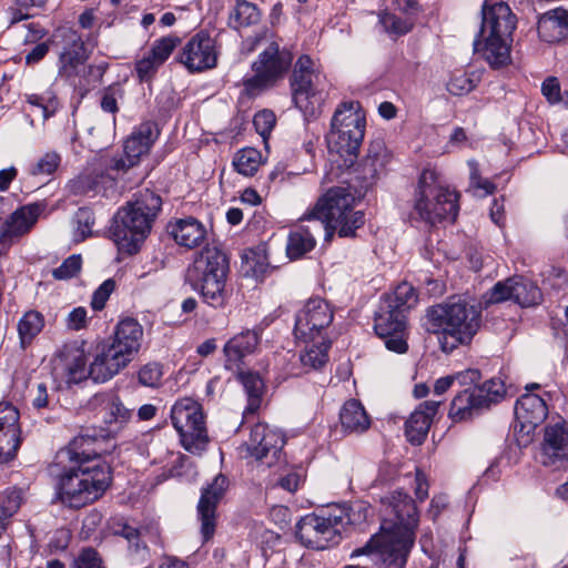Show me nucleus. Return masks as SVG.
<instances>
[{"label": "nucleus", "mask_w": 568, "mask_h": 568, "mask_svg": "<svg viewBox=\"0 0 568 568\" xmlns=\"http://www.w3.org/2000/svg\"><path fill=\"white\" fill-rule=\"evenodd\" d=\"M387 499L394 518L384 520L379 532L354 549L351 558L365 556L373 565L404 568L415 544L418 511L413 498L403 491H394Z\"/></svg>", "instance_id": "obj_1"}, {"label": "nucleus", "mask_w": 568, "mask_h": 568, "mask_svg": "<svg viewBox=\"0 0 568 568\" xmlns=\"http://www.w3.org/2000/svg\"><path fill=\"white\" fill-rule=\"evenodd\" d=\"M161 209L162 197L149 189L140 191L133 201L120 207L109 230L119 251L130 255L138 253Z\"/></svg>", "instance_id": "obj_2"}, {"label": "nucleus", "mask_w": 568, "mask_h": 568, "mask_svg": "<svg viewBox=\"0 0 568 568\" xmlns=\"http://www.w3.org/2000/svg\"><path fill=\"white\" fill-rule=\"evenodd\" d=\"M481 14V24L473 43L475 54L494 70L509 65L516 16L505 2L491 7H487L485 2Z\"/></svg>", "instance_id": "obj_3"}, {"label": "nucleus", "mask_w": 568, "mask_h": 568, "mask_svg": "<svg viewBox=\"0 0 568 568\" xmlns=\"http://www.w3.org/2000/svg\"><path fill=\"white\" fill-rule=\"evenodd\" d=\"M356 196L351 186H333L328 189L302 217L315 221L317 229L325 230V241H329L335 233L339 237H355L356 231L365 224L363 211H355Z\"/></svg>", "instance_id": "obj_4"}, {"label": "nucleus", "mask_w": 568, "mask_h": 568, "mask_svg": "<svg viewBox=\"0 0 568 568\" xmlns=\"http://www.w3.org/2000/svg\"><path fill=\"white\" fill-rule=\"evenodd\" d=\"M426 317L434 333H442V349L452 352L460 344H469L481 325V311L460 298L430 306Z\"/></svg>", "instance_id": "obj_5"}, {"label": "nucleus", "mask_w": 568, "mask_h": 568, "mask_svg": "<svg viewBox=\"0 0 568 568\" xmlns=\"http://www.w3.org/2000/svg\"><path fill=\"white\" fill-rule=\"evenodd\" d=\"M230 260L216 246L204 247L186 272V282L197 292L202 301L211 307L222 308L229 301L226 281Z\"/></svg>", "instance_id": "obj_6"}, {"label": "nucleus", "mask_w": 568, "mask_h": 568, "mask_svg": "<svg viewBox=\"0 0 568 568\" xmlns=\"http://www.w3.org/2000/svg\"><path fill=\"white\" fill-rule=\"evenodd\" d=\"M143 326L133 317L120 320L112 337L97 345L93 372L99 379H112L139 354Z\"/></svg>", "instance_id": "obj_7"}, {"label": "nucleus", "mask_w": 568, "mask_h": 568, "mask_svg": "<svg viewBox=\"0 0 568 568\" xmlns=\"http://www.w3.org/2000/svg\"><path fill=\"white\" fill-rule=\"evenodd\" d=\"M458 193L439 183L435 171L424 170L414 193L410 222L434 225L443 221L455 222L459 212Z\"/></svg>", "instance_id": "obj_8"}, {"label": "nucleus", "mask_w": 568, "mask_h": 568, "mask_svg": "<svg viewBox=\"0 0 568 568\" xmlns=\"http://www.w3.org/2000/svg\"><path fill=\"white\" fill-rule=\"evenodd\" d=\"M111 467L106 463L92 466H63L58 480L61 500L80 508L100 498L111 484Z\"/></svg>", "instance_id": "obj_9"}, {"label": "nucleus", "mask_w": 568, "mask_h": 568, "mask_svg": "<svg viewBox=\"0 0 568 568\" xmlns=\"http://www.w3.org/2000/svg\"><path fill=\"white\" fill-rule=\"evenodd\" d=\"M366 120L355 102L342 103L333 114L328 149L344 158V165L351 166L357 159L365 133Z\"/></svg>", "instance_id": "obj_10"}, {"label": "nucleus", "mask_w": 568, "mask_h": 568, "mask_svg": "<svg viewBox=\"0 0 568 568\" xmlns=\"http://www.w3.org/2000/svg\"><path fill=\"white\" fill-rule=\"evenodd\" d=\"M293 52L286 47H281L272 41L258 53L252 62L253 74H246L242 79V94L248 98H256L266 90L274 88L286 73L293 63Z\"/></svg>", "instance_id": "obj_11"}, {"label": "nucleus", "mask_w": 568, "mask_h": 568, "mask_svg": "<svg viewBox=\"0 0 568 568\" xmlns=\"http://www.w3.org/2000/svg\"><path fill=\"white\" fill-rule=\"evenodd\" d=\"M349 523L345 508L328 507L302 517L296 524L295 535L308 548L326 549L341 541L342 532Z\"/></svg>", "instance_id": "obj_12"}, {"label": "nucleus", "mask_w": 568, "mask_h": 568, "mask_svg": "<svg viewBox=\"0 0 568 568\" xmlns=\"http://www.w3.org/2000/svg\"><path fill=\"white\" fill-rule=\"evenodd\" d=\"M170 417L185 450L191 454L205 450L209 435L200 403L189 397L181 398L172 406Z\"/></svg>", "instance_id": "obj_13"}, {"label": "nucleus", "mask_w": 568, "mask_h": 568, "mask_svg": "<svg viewBox=\"0 0 568 568\" xmlns=\"http://www.w3.org/2000/svg\"><path fill=\"white\" fill-rule=\"evenodd\" d=\"M50 43L58 54V75L70 83H74L92 50L88 48L82 34L70 27L55 29Z\"/></svg>", "instance_id": "obj_14"}, {"label": "nucleus", "mask_w": 568, "mask_h": 568, "mask_svg": "<svg viewBox=\"0 0 568 568\" xmlns=\"http://www.w3.org/2000/svg\"><path fill=\"white\" fill-rule=\"evenodd\" d=\"M505 394V383L498 377H493L480 386L466 387L453 398L448 416L455 423L471 419L501 402Z\"/></svg>", "instance_id": "obj_15"}, {"label": "nucleus", "mask_w": 568, "mask_h": 568, "mask_svg": "<svg viewBox=\"0 0 568 568\" xmlns=\"http://www.w3.org/2000/svg\"><path fill=\"white\" fill-rule=\"evenodd\" d=\"M507 301H511L521 307H530L542 301V293L536 282L516 275L498 281L481 297V304L485 308Z\"/></svg>", "instance_id": "obj_16"}, {"label": "nucleus", "mask_w": 568, "mask_h": 568, "mask_svg": "<svg viewBox=\"0 0 568 568\" xmlns=\"http://www.w3.org/2000/svg\"><path fill=\"white\" fill-rule=\"evenodd\" d=\"M374 331L384 341L385 347L397 354L408 351L407 315L379 302L375 312Z\"/></svg>", "instance_id": "obj_17"}, {"label": "nucleus", "mask_w": 568, "mask_h": 568, "mask_svg": "<svg viewBox=\"0 0 568 568\" xmlns=\"http://www.w3.org/2000/svg\"><path fill=\"white\" fill-rule=\"evenodd\" d=\"M219 55L215 38L207 31L200 30L181 48L176 60L190 73H200L214 69L217 65Z\"/></svg>", "instance_id": "obj_18"}, {"label": "nucleus", "mask_w": 568, "mask_h": 568, "mask_svg": "<svg viewBox=\"0 0 568 568\" xmlns=\"http://www.w3.org/2000/svg\"><path fill=\"white\" fill-rule=\"evenodd\" d=\"M87 342L71 341L64 343L55 353V359L63 368L69 384H79L87 378H91L94 383H105L109 379H99L93 372L95 355L90 365H87Z\"/></svg>", "instance_id": "obj_19"}, {"label": "nucleus", "mask_w": 568, "mask_h": 568, "mask_svg": "<svg viewBox=\"0 0 568 568\" xmlns=\"http://www.w3.org/2000/svg\"><path fill=\"white\" fill-rule=\"evenodd\" d=\"M333 318V308L325 300L310 298L295 315L294 335L304 342L314 341Z\"/></svg>", "instance_id": "obj_20"}, {"label": "nucleus", "mask_w": 568, "mask_h": 568, "mask_svg": "<svg viewBox=\"0 0 568 568\" xmlns=\"http://www.w3.org/2000/svg\"><path fill=\"white\" fill-rule=\"evenodd\" d=\"M160 135L158 124L153 121H144L135 126L124 141V156L111 159V169L124 170L136 165L141 156L149 153Z\"/></svg>", "instance_id": "obj_21"}, {"label": "nucleus", "mask_w": 568, "mask_h": 568, "mask_svg": "<svg viewBox=\"0 0 568 568\" xmlns=\"http://www.w3.org/2000/svg\"><path fill=\"white\" fill-rule=\"evenodd\" d=\"M285 442L281 430L257 423L251 429L246 447L251 456L271 467L281 460Z\"/></svg>", "instance_id": "obj_22"}, {"label": "nucleus", "mask_w": 568, "mask_h": 568, "mask_svg": "<svg viewBox=\"0 0 568 568\" xmlns=\"http://www.w3.org/2000/svg\"><path fill=\"white\" fill-rule=\"evenodd\" d=\"M320 73L315 70L314 61L307 54L296 60L290 79L293 102L304 113L308 112L311 99L316 97L315 81Z\"/></svg>", "instance_id": "obj_23"}, {"label": "nucleus", "mask_w": 568, "mask_h": 568, "mask_svg": "<svg viewBox=\"0 0 568 568\" xmlns=\"http://www.w3.org/2000/svg\"><path fill=\"white\" fill-rule=\"evenodd\" d=\"M227 487L229 478L223 474H219L211 484L201 490L196 509L199 520L201 521V534L205 541L211 539L215 532L216 507Z\"/></svg>", "instance_id": "obj_24"}, {"label": "nucleus", "mask_w": 568, "mask_h": 568, "mask_svg": "<svg viewBox=\"0 0 568 568\" xmlns=\"http://www.w3.org/2000/svg\"><path fill=\"white\" fill-rule=\"evenodd\" d=\"M542 464L560 469L568 462V424L562 420L547 425L541 443Z\"/></svg>", "instance_id": "obj_25"}, {"label": "nucleus", "mask_w": 568, "mask_h": 568, "mask_svg": "<svg viewBox=\"0 0 568 568\" xmlns=\"http://www.w3.org/2000/svg\"><path fill=\"white\" fill-rule=\"evenodd\" d=\"M97 434H90L88 430L75 436L67 447L57 453L55 460L58 465L74 464L77 466H92L97 463H105L101 459L95 448Z\"/></svg>", "instance_id": "obj_26"}, {"label": "nucleus", "mask_w": 568, "mask_h": 568, "mask_svg": "<svg viewBox=\"0 0 568 568\" xmlns=\"http://www.w3.org/2000/svg\"><path fill=\"white\" fill-rule=\"evenodd\" d=\"M120 172L125 171L111 169V160L105 161L104 164H100L75 179L71 189L75 194H88L90 192L104 194L115 185Z\"/></svg>", "instance_id": "obj_27"}, {"label": "nucleus", "mask_w": 568, "mask_h": 568, "mask_svg": "<svg viewBox=\"0 0 568 568\" xmlns=\"http://www.w3.org/2000/svg\"><path fill=\"white\" fill-rule=\"evenodd\" d=\"M514 414L520 432L529 434L546 419L548 407L539 395L526 393L516 400Z\"/></svg>", "instance_id": "obj_28"}, {"label": "nucleus", "mask_w": 568, "mask_h": 568, "mask_svg": "<svg viewBox=\"0 0 568 568\" xmlns=\"http://www.w3.org/2000/svg\"><path fill=\"white\" fill-rule=\"evenodd\" d=\"M42 211L43 205L39 203H31L16 210L2 226L0 242L11 244L28 233L38 221Z\"/></svg>", "instance_id": "obj_29"}, {"label": "nucleus", "mask_w": 568, "mask_h": 568, "mask_svg": "<svg viewBox=\"0 0 568 568\" xmlns=\"http://www.w3.org/2000/svg\"><path fill=\"white\" fill-rule=\"evenodd\" d=\"M390 154L383 140L376 139L369 143L367 154L361 164L362 189H369L389 162Z\"/></svg>", "instance_id": "obj_30"}, {"label": "nucleus", "mask_w": 568, "mask_h": 568, "mask_svg": "<svg viewBox=\"0 0 568 568\" xmlns=\"http://www.w3.org/2000/svg\"><path fill=\"white\" fill-rule=\"evenodd\" d=\"M537 31L540 40L547 43L568 38V9L557 7L542 13L538 19Z\"/></svg>", "instance_id": "obj_31"}, {"label": "nucleus", "mask_w": 568, "mask_h": 568, "mask_svg": "<svg viewBox=\"0 0 568 568\" xmlns=\"http://www.w3.org/2000/svg\"><path fill=\"white\" fill-rule=\"evenodd\" d=\"M260 331L245 329L226 342L223 348L226 368L239 367L245 356L254 353L261 339Z\"/></svg>", "instance_id": "obj_32"}, {"label": "nucleus", "mask_w": 568, "mask_h": 568, "mask_svg": "<svg viewBox=\"0 0 568 568\" xmlns=\"http://www.w3.org/2000/svg\"><path fill=\"white\" fill-rule=\"evenodd\" d=\"M168 230L176 244L187 248L200 246L206 237L205 226L193 216L171 222Z\"/></svg>", "instance_id": "obj_33"}, {"label": "nucleus", "mask_w": 568, "mask_h": 568, "mask_svg": "<svg viewBox=\"0 0 568 568\" xmlns=\"http://www.w3.org/2000/svg\"><path fill=\"white\" fill-rule=\"evenodd\" d=\"M339 422L345 434H362L371 426V418L357 399H349L342 406Z\"/></svg>", "instance_id": "obj_34"}, {"label": "nucleus", "mask_w": 568, "mask_h": 568, "mask_svg": "<svg viewBox=\"0 0 568 568\" xmlns=\"http://www.w3.org/2000/svg\"><path fill=\"white\" fill-rule=\"evenodd\" d=\"M133 409L126 408L118 396H112L109 400L103 416L106 425L105 434L101 437L116 435L132 418Z\"/></svg>", "instance_id": "obj_35"}, {"label": "nucleus", "mask_w": 568, "mask_h": 568, "mask_svg": "<svg viewBox=\"0 0 568 568\" xmlns=\"http://www.w3.org/2000/svg\"><path fill=\"white\" fill-rule=\"evenodd\" d=\"M316 245V240L307 226H298L291 230L287 236L286 254L290 260H298L311 252Z\"/></svg>", "instance_id": "obj_36"}, {"label": "nucleus", "mask_w": 568, "mask_h": 568, "mask_svg": "<svg viewBox=\"0 0 568 568\" xmlns=\"http://www.w3.org/2000/svg\"><path fill=\"white\" fill-rule=\"evenodd\" d=\"M44 327L43 315L34 310L28 311L18 322V334L20 346L27 349L33 339L41 333Z\"/></svg>", "instance_id": "obj_37"}, {"label": "nucleus", "mask_w": 568, "mask_h": 568, "mask_svg": "<svg viewBox=\"0 0 568 568\" xmlns=\"http://www.w3.org/2000/svg\"><path fill=\"white\" fill-rule=\"evenodd\" d=\"M418 297L413 285L407 282L398 284L395 290L382 296L381 302L389 304L392 308L400 311L405 315L417 304Z\"/></svg>", "instance_id": "obj_38"}, {"label": "nucleus", "mask_w": 568, "mask_h": 568, "mask_svg": "<svg viewBox=\"0 0 568 568\" xmlns=\"http://www.w3.org/2000/svg\"><path fill=\"white\" fill-rule=\"evenodd\" d=\"M239 379L242 383L247 395V406L244 414H254L261 406L262 395L264 389L263 379L257 373L242 372L239 374Z\"/></svg>", "instance_id": "obj_39"}, {"label": "nucleus", "mask_w": 568, "mask_h": 568, "mask_svg": "<svg viewBox=\"0 0 568 568\" xmlns=\"http://www.w3.org/2000/svg\"><path fill=\"white\" fill-rule=\"evenodd\" d=\"M261 12L256 4L247 0H236L234 9L229 17V26L239 30L258 23Z\"/></svg>", "instance_id": "obj_40"}, {"label": "nucleus", "mask_w": 568, "mask_h": 568, "mask_svg": "<svg viewBox=\"0 0 568 568\" xmlns=\"http://www.w3.org/2000/svg\"><path fill=\"white\" fill-rule=\"evenodd\" d=\"M432 420L423 414L422 409H416L410 414L405 423V436L412 445H422L428 434Z\"/></svg>", "instance_id": "obj_41"}, {"label": "nucleus", "mask_w": 568, "mask_h": 568, "mask_svg": "<svg viewBox=\"0 0 568 568\" xmlns=\"http://www.w3.org/2000/svg\"><path fill=\"white\" fill-rule=\"evenodd\" d=\"M27 103L39 108L42 111L44 120L55 115L61 108L60 100L53 87L45 89L41 93H31L24 95Z\"/></svg>", "instance_id": "obj_42"}, {"label": "nucleus", "mask_w": 568, "mask_h": 568, "mask_svg": "<svg viewBox=\"0 0 568 568\" xmlns=\"http://www.w3.org/2000/svg\"><path fill=\"white\" fill-rule=\"evenodd\" d=\"M479 81L477 73L458 70L452 74L446 88L450 94L462 97L471 92Z\"/></svg>", "instance_id": "obj_43"}, {"label": "nucleus", "mask_w": 568, "mask_h": 568, "mask_svg": "<svg viewBox=\"0 0 568 568\" xmlns=\"http://www.w3.org/2000/svg\"><path fill=\"white\" fill-rule=\"evenodd\" d=\"M20 427L0 430V464L8 463L16 457L21 444Z\"/></svg>", "instance_id": "obj_44"}, {"label": "nucleus", "mask_w": 568, "mask_h": 568, "mask_svg": "<svg viewBox=\"0 0 568 568\" xmlns=\"http://www.w3.org/2000/svg\"><path fill=\"white\" fill-rule=\"evenodd\" d=\"M261 154L254 148H245L240 150L234 160L233 165L235 170L245 176H252L256 173L260 166Z\"/></svg>", "instance_id": "obj_45"}, {"label": "nucleus", "mask_w": 568, "mask_h": 568, "mask_svg": "<svg viewBox=\"0 0 568 568\" xmlns=\"http://www.w3.org/2000/svg\"><path fill=\"white\" fill-rule=\"evenodd\" d=\"M180 42L178 36L162 37L152 43L148 53L162 67Z\"/></svg>", "instance_id": "obj_46"}, {"label": "nucleus", "mask_w": 568, "mask_h": 568, "mask_svg": "<svg viewBox=\"0 0 568 568\" xmlns=\"http://www.w3.org/2000/svg\"><path fill=\"white\" fill-rule=\"evenodd\" d=\"M379 23L384 30L394 36H404L414 27V19L410 17L400 18L394 13L385 12L379 17Z\"/></svg>", "instance_id": "obj_47"}, {"label": "nucleus", "mask_w": 568, "mask_h": 568, "mask_svg": "<svg viewBox=\"0 0 568 568\" xmlns=\"http://www.w3.org/2000/svg\"><path fill=\"white\" fill-rule=\"evenodd\" d=\"M61 163V156L54 152H47L37 160L29 168V173L33 176L51 175L53 174Z\"/></svg>", "instance_id": "obj_48"}, {"label": "nucleus", "mask_w": 568, "mask_h": 568, "mask_svg": "<svg viewBox=\"0 0 568 568\" xmlns=\"http://www.w3.org/2000/svg\"><path fill=\"white\" fill-rule=\"evenodd\" d=\"M74 220L77 223L74 241L82 242L92 234L94 214L89 207H80L75 213Z\"/></svg>", "instance_id": "obj_49"}, {"label": "nucleus", "mask_w": 568, "mask_h": 568, "mask_svg": "<svg viewBox=\"0 0 568 568\" xmlns=\"http://www.w3.org/2000/svg\"><path fill=\"white\" fill-rule=\"evenodd\" d=\"M82 268L81 254H72L62 264L52 271V276L58 281H65L77 276Z\"/></svg>", "instance_id": "obj_50"}, {"label": "nucleus", "mask_w": 568, "mask_h": 568, "mask_svg": "<svg viewBox=\"0 0 568 568\" xmlns=\"http://www.w3.org/2000/svg\"><path fill=\"white\" fill-rule=\"evenodd\" d=\"M124 91L120 84L114 83L103 89L101 92L100 106L102 111L111 114L119 112L118 100L122 99Z\"/></svg>", "instance_id": "obj_51"}, {"label": "nucleus", "mask_w": 568, "mask_h": 568, "mask_svg": "<svg viewBox=\"0 0 568 568\" xmlns=\"http://www.w3.org/2000/svg\"><path fill=\"white\" fill-rule=\"evenodd\" d=\"M162 376V365L155 362L143 365L138 372L139 383L152 388L159 386Z\"/></svg>", "instance_id": "obj_52"}, {"label": "nucleus", "mask_w": 568, "mask_h": 568, "mask_svg": "<svg viewBox=\"0 0 568 568\" xmlns=\"http://www.w3.org/2000/svg\"><path fill=\"white\" fill-rule=\"evenodd\" d=\"M160 68L161 65L149 53L136 60L134 64L136 78L141 83L150 82Z\"/></svg>", "instance_id": "obj_53"}, {"label": "nucleus", "mask_w": 568, "mask_h": 568, "mask_svg": "<svg viewBox=\"0 0 568 568\" xmlns=\"http://www.w3.org/2000/svg\"><path fill=\"white\" fill-rule=\"evenodd\" d=\"M115 288V282L112 278L105 280L92 294L91 307L94 311H102L111 293Z\"/></svg>", "instance_id": "obj_54"}, {"label": "nucleus", "mask_w": 568, "mask_h": 568, "mask_svg": "<svg viewBox=\"0 0 568 568\" xmlns=\"http://www.w3.org/2000/svg\"><path fill=\"white\" fill-rule=\"evenodd\" d=\"M100 554L92 547L83 548L74 560V568H103Z\"/></svg>", "instance_id": "obj_55"}, {"label": "nucleus", "mask_w": 568, "mask_h": 568, "mask_svg": "<svg viewBox=\"0 0 568 568\" xmlns=\"http://www.w3.org/2000/svg\"><path fill=\"white\" fill-rule=\"evenodd\" d=\"M19 418L20 414L17 407L7 402L0 403V430L20 427Z\"/></svg>", "instance_id": "obj_56"}, {"label": "nucleus", "mask_w": 568, "mask_h": 568, "mask_svg": "<svg viewBox=\"0 0 568 568\" xmlns=\"http://www.w3.org/2000/svg\"><path fill=\"white\" fill-rule=\"evenodd\" d=\"M300 359L304 366L318 369L326 364L328 356L325 351L318 347H313L301 354Z\"/></svg>", "instance_id": "obj_57"}, {"label": "nucleus", "mask_w": 568, "mask_h": 568, "mask_svg": "<svg viewBox=\"0 0 568 568\" xmlns=\"http://www.w3.org/2000/svg\"><path fill=\"white\" fill-rule=\"evenodd\" d=\"M276 119L275 114L271 110H262L257 112L253 119V124L256 131L265 136L271 133L275 125Z\"/></svg>", "instance_id": "obj_58"}, {"label": "nucleus", "mask_w": 568, "mask_h": 568, "mask_svg": "<svg viewBox=\"0 0 568 568\" xmlns=\"http://www.w3.org/2000/svg\"><path fill=\"white\" fill-rule=\"evenodd\" d=\"M88 325V311L83 306L74 307L65 318V326L71 331H81Z\"/></svg>", "instance_id": "obj_59"}, {"label": "nucleus", "mask_w": 568, "mask_h": 568, "mask_svg": "<svg viewBox=\"0 0 568 568\" xmlns=\"http://www.w3.org/2000/svg\"><path fill=\"white\" fill-rule=\"evenodd\" d=\"M541 92L551 104L562 101L560 84L557 78L548 77L541 83Z\"/></svg>", "instance_id": "obj_60"}, {"label": "nucleus", "mask_w": 568, "mask_h": 568, "mask_svg": "<svg viewBox=\"0 0 568 568\" xmlns=\"http://www.w3.org/2000/svg\"><path fill=\"white\" fill-rule=\"evenodd\" d=\"M469 164L473 166L470 171V186L477 190H483L484 196L493 194L496 189L495 184L487 179L480 178L475 163L469 161Z\"/></svg>", "instance_id": "obj_61"}, {"label": "nucleus", "mask_w": 568, "mask_h": 568, "mask_svg": "<svg viewBox=\"0 0 568 568\" xmlns=\"http://www.w3.org/2000/svg\"><path fill=\"white\" fill-rule=\"evenodd\" d=\"M453 377L460 386L474 387L480 381L481 374L478 369L469 368L454 374Z\"/></svg>", "instance_id": "obj_62"}, {"label": "nucleus", "mask_w": 568, "mask_h": 568, "mask_svg": "<svg viewBox=\"0 0 568 568\" xmlns=\"http://www.w3.org/2000/svg\"><path fill=\"white\" fill-rule=\"evenodd\" d=\"M121 536H123L128 540L130 551L138 552L140 550V532L138 529L124 525L121 530Z\"/></svg>", "instance_id": "obj_63"}, {"label": "nucleus", "mask_w": 568, "mask_h": 568, "mask_svg": "<svg viewBox=\"0 0 568 568\" xmlns=\"http://www.w3.org/2000/svg\"><path fill=\"white\" fill-rule=\"evenodd\" d=\"M49 52V43L41 42L38 43L27 55L26 63L28 65H33L40 62Z\"/></svg>", "instance_id": "obj_64"}]
</instances>
